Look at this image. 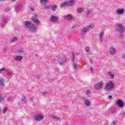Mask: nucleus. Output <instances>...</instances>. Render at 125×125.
<instances>
[{"label":"nucleus","instance_id":"2","mask_svg":"<svg viewBox=\"0 0 125 125\" xmlns=\"http://www.w3.org/2000/svg\"><path fill=\"white\" fill-rule=\"evenodd\" d=\"M114 84L113 83V81L109 82L107 84H106V86L105 88V89L106 91H109V90H111V89H113L114 88Z\"/></svg>","mask_w":125,"mask_h":125},{"label":"nucleus","instance_id":"14","mask_svg":"<svg viewBox=\"0 0 125 125\" xmlns=\"http://www.w3.org/2000/svg\"><path fill=\"white\" fill-rule=\"evenodd\" d=\"M32 21H33V22L34 23H36V24H39V23H40V21H39V20L37 19H35L34 18H32Z\"/></svg>","mask_w":125,"mask_h":125},{"label":"nucleus","instance_id":"16","mask_svg":"<svg viewBox=\"0 0 125 125\" xmlns=\"http://www.w3.org/2000/svg\"><path fill=\"white\" fill-rule=\"evenodd\" d=\"M83 12V9L82 8H78L77 12L78 13H82Z\"/></svg>","mask_w":125,"mask_h":125},{"label":"nucleus","instance_id":"10","mask_svg":"<svg viewBox=\"0 0 125 125\" xmlns=\"http://www.w3.org/2000/svg\"><path fill=\"white\" fill-rule=\"evenodd\" d=\"M119 30L120 33H123L125 31V28L121 24H118Z\"/></svg>","mask_w":125,"mask_h":125},{"label":"nucleus","instance_id":"25","mask_svg":"<svg viewBox=\"0 0 125 125\" xmlns=\"http://www.w3.org/2000/svg\"><path fill=\"white\" fill-rule=\"evenodd\" d=\"M85 51H86L87 52H88L89 51V48H88V47H86L85 48Z\"/></svg>","mask_w":125,"mask_h":125},{"label":"nucleus","instance_id":"22","mask_svg":"<svg viewBox=\"0 0 125 125\" xmlns=\"http://www.w3.org/2000/svg\"><path fill=\"white\" fill-rule=\"evenodd\" d=\"M90 13H91V12L90 10H87L85 12V14H86V15H89Z\"/></svg>","mask_w":125,"mask_h":125},{"label":"nucleus","instance_id":"15","mask_svg":"<svg viewBox=\"0 0 125 125\" xmlns=\"http://www.w3.org/2000/svg\"><path fill=\"white\" fill-rule=\"evenodd\" d=\"M93 27L94 26L93 24L87 25L85 28H87V30L88 31V29H93Z\"/></svg>","mask_w":125,"mask_h":125},{"label":"nucleus","instance_id":"5","mask_svg":"<svg viewBox=\"0 0 125 125\" xmlns=\"http://www.w3.org/2000/svg\"><path fill=\"white\" fill-rule=\"evenodd\" d=\"M34 118L36 122H39L40 121H42L44 117L42 115L39 114L35 116Z\"/></svg>","mask_w":125,"mask_h":125},{"label":"nucleus","instance_id":"30","mask_svg":"<svg viewBox=\"0 0 125 125\" xmlns=\"http://www.w3.org/2000/svg\"><path fill=\"white\" fill-rule=\"evenodd\" d=\"M108 98H109V99H111L112 98V97L111 95H109L108 96Z\"/></svg>","mask_w":125,"mask_h":125},{"label":"nucleus","instance_id":"4","mask_svg":"<svg viewBox=\"0 0 125 125\" xmlns=\"http://www.w3.org/2000/svg\"><path fill=\"white\" fill-rule=\"evenodd\" d=\"M103 84H104V83L102 81L101 82H99L98 83L97 85H95V86H94V88H95V89H97V90L101 89V88L103 86Z\"/></svg>","mask_w":125,"mask_h":125},{"label":"nucleus","instance_id":"11","mask_svg":"<svg viewBox=\"0 0 125 125\" xmlns=\"http://www.w3.org/2000/svg\"><path fill=\"white\" fill-rule=\"evenodd\" d=\"M21 59H23V57L21 56H16L14 58V60L17 61H20Z\"/></svg>","mask_w":125,"mask_h":125},{"label":"nucleus","instance_id":"33","mask_svg":"<svg viewBox=\"0 0 125 125\" xmlns=\"http://www.w3.org/2000/svg\"><path fill=\"white\" fill-rule=\"evenodd\" d=\"M74 69H76V65H74Z\"/></svg>","mask_w":125,"mask_h":125},{"label":"nucleus","instance_id":"27","mask_svg":"<svg viewBox=\"0 0 125 125\" xmlns=\"http://www.w3.org/2000/svg\"><path fill=\"white\" fill-rule=\"evenodd\" d=\"M2 113L3 114H5V113H6V107L3 109Z\"/></svg>","mask_w":125,"mask_h":125},{"label":"nucleus","instance_id":"32","mask_svg":"<svg viewBox=\"0 0 125 125\" xmlns=\"http://www.w3.org/2000/svg\"><path fill=\"white\" fill-rule=\"evenodd\" d=\"M86 93H87V94H89V90H87Z\"/></svg>","mask_w":125,"mask_h":125},{"label":"nucleus","instance_id":"29","mask_svg":"<svg viewBox=\"0 0 125 125\" xmlns=\"http://www.w3.org/2000/svg\"><path fill=\"white\" fill-rule=\"evenodd\" d=\"M5 70V68H2L0 69V73H1V71H4Z\"/></svg>","mask_w":125,"mask_h":125},{"label":"nucleus","instance_id":"34","mask_svg":"<svg viewBox=\"0 0 125 125\" xmlns=\"http://www.w3.org/2000/svg\"><path fill=\"white\" fill-rule=\"evenodd\" d=\"M12 1H15V0H12Z\"/></svg>","mask_w":125,"mask_h":125},{"label":"nucleus","instance_id":"6","mask_svg":"<svg viewBox=\"0 0 125 125\" xmlns=\"http://www.w3.org/2000/svg\"><path fill=\"white\" fill-rule=\"evenodd\" d=\"M116 105L118 106V107H120V108H123L124 106H125V104L124 103V102L121 100H118L116 101Z\"/></svg>","mask_w":125,"mask_h":125},{"label":"nucleus","instance_id":"12","mask_svg":"<svg viewBox=\"0 0 125 125\" xmlns=\"http://www.w3.org/2000/svg\"><path fill=\"white\" fill-rule=\"evenodd\" d=\"M109 51H110L111 55H114V54H115V53H116V50L113 47L110 48Z\"/></svg>","mask_w":125,"mask_h":125},{"label":"nucleus","instance_id":"23","mask_svg":"<svg viewBox=\"0 0 125 125\" xmlns=\"http://www.w3.org/2000/svg\"><path fill=\"white\" fill-rule=\"evenodd\" d=\"M108 74H110V78L111 79H114V77H115V75L114 74H111V72H108Z\"/></svg>","mask_w":125,"mask_h":125},{"label":"nucleus","instance_id":"13","mask_svg":"<svg viewBox=\"0 0 125 125\" xmlns=\"http://www.w3.org/2000/svg\"><path fill=\"white\" fill-rule=\"evenodd\" d=\"M124 9H118L117 10L116 12L118 14H123L124 13Z\"/></svg>","mask_w":125,"mask_h":125},{"label":"nucleus","instance_id":"21","mask_svg":"<svg viewBox=\"0 0 125 125\" xmlns=\"http://www.w3.org/2000/svg\"><path fill=\"white\" fill-rule=\"evenodd\" d=\"M57 7H58V6L57 5L53 6L52 7V10H53V11H55V9H56V8H57Z\"/></svg>","mask_w":125,"mask_h":125},{"label":"nucleus","instance_id":"26","mask_svg":"<svg viewBox=\"0 0 125 125\" xmlns=\"http://www.w3.org/2000/svg\"><path fill=\"white\" fill-rule=\"evenodd\" d=\"M4 101V98L3 97H0V102Z\"/></svg>","mask_w":125,"mask_h":125},{"label":"nucleus","instance_id":"3","mask_svg":"<svg viewBox=\"0 0 125 125\" xmlns=\"http://www.w3.org/2000/svg\"><path fill=\"white\" fill-rule=\"evenodd\" d=\"M74 3H75V0H70L69 1L66 2L65 3H63L61 5V7L69 6V5H73Z\"/></svg>","mask_w":125,"mask_h":125},{"label":"nucleus","instance_id":"31","mask_svg":"<svg viewBox=\"0 0 125 125\" xmlns=\"http://www.w3.org/2000/svg\"><path fill=\"white\" fill-rule=\"evenodd\" d=\"M45 94H46V92H43L42 93V95H45Z\"/></svg>","mask_w":125,"mask_h":125},{"label":"nucleus","instance_id":"18","mask_svg":"<svg viewBox=\"0 0 125 125\" xmlns=\"http://www.w3.org/2000/svg\"><path fill=\"white\" fill-rule=\"evenodd\" d=\"M3 82H4L3 79H0V85H2V86H3V85H4Z\"/></svg>","mask_w":125,"mask_h":125},{"label":"nucleus","instance_id":"35","mask_svg":"<svg viewBox=\"0 0 125 125\" xmlns=\"http://www.w3.org/2000/svg\"><path fill=\"white\" fill-rule=\"evenodd\" d=\"M52 118H55L54 116H52Z\"/></svg>","mask_w":125,"mask_h":125},{"label":"nucleus","instance_id":"28","mask_svg":"<svg viewBox=\"0 0 125 125\" xmlns=\"http://www.w3.org/2000/svg\"><path fill=\"white\" fill-rule=\"evenodd\" d=\"M51 6L49 5H47L46 7L45 8L46 9H49V8H50Z\"/></svg>","mask_w":125,"mask_h":125},{"label":"nucleus","instance_id":"1","mask_svg":"<svg viewBox=\"0 0 125 125\" xmlns=\"http://www.w3.org/2000/svg\"><path fill=\"white\" fill-rule=\"evenodd\" d=\"M24 24L26 28L29 29L31 32H32V33L36 32V26H35V25L32 23L31 21H26L24 22Z\"/></svg>","mask_w":125,"mask_h":125},{"label":"nucleus","instance_id":"19","mask_svg":"<svg viewBox=\"0 0 125 125\" xmlns=\"http://www.w3.org/2000/svg\"><path fill=\"white\" fill-rule=\"evenodd\" d=\"M103 35H104V32H101L99 34L100 39L102 40V37H103Z\"/></svg>","mask_w":125,"mask_h":125},{"label":"nucleus","instance_id":"20","mask_svg":"<svg viewBox=\"0 0 125 125\" xmlns=\"http://www.w3.org/2000/svg\"><path fill=\"white\" fill-rule=\"evenodd\" d=\"M85 104L87 106H89V105H90V102L88 101L87 100H85Z\"/></svg>","mask_w":125,"mask_h":125},{"label":"nucleus","instance_id":"7","mask_svg":"<svg viewBox=\"0 0 125 125\" xmlns=\"http://www.w3.org/2000/svg\"><path fill=\"white\" fill-rule=\"evenodd\" d=\"M64 19L67 21H71V20H73V19H74V18L72 15H68L64 17Z\"/></svg>","mask_w":125,"mask_h":125},{"label":"nucleus","instance_id":"24","mask_svg":"<svg viewBox=\"0 0 125 125\" xmlns=\"http://www.w3.org/2000/svg\"><path fill=\"white\" fill-rule=\"evenodd\" d=\"M11 42H16L17 41V38H14L12 39H11Z\"/></svg>","mask_w":125,"mask_h":125},{"label":"nucleus","instance_id":"9","mask_svg":"<svg viewBox=\"0 0 125 125\" xmlns=\"http://www.w3.org/2000/svg\"><path fill=\"white\" fill-rule=\"evenodd\" d=\"M88 30L87 29L86 27H84L83 30L81 31V35L82 36H85V35L86 34V32Z\"/></svg>","mask_w":125,"mask_h":125},{"label":"nucleus","instance_id":"17","mask_svg":"<svg viewBox=\"0 0 125 125\" xmlns=\"http://www.w3.org/2000/svg\"><path fill=\"white\" fill-rule=\"evenodd\" d=\"M48 1V0H41V3L42 4H45Z\"/></svg>","mask_w":125,"mask_h":125},{"label":"nucleus","instance_id":"8","mask_svg":"<svg viewBox=\"0 0 125 125\" xmlns=\"http://www.w3.org/2000/svg\"><path fill=\"white\" fill-rule=\"evenodd\" d=\"M51 22H54V23H56L59 21L58 18L55 16H52L50 20Z\"/></svg>","mask_w":125,"mask_h":125}]
</instances>
